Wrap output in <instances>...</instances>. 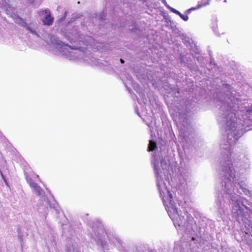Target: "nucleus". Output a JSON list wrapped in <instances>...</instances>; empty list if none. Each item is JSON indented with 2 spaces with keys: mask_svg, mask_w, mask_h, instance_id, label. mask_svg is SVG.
Listing matches in <instances>:
<instances>
[{
  "mask_svg": "<svg viewBox=\"0 0 252 252\" xmlns=\"http://www.w3.org/2000/svg\"><path fill=\"white\" fill-rule=\"evenodd\" d=\"M183 14H182L180 12L178 14V15L180 17V15H182Z\"/></svg>",
  "mask_w": 252,
  "mask_h": 252,
  "instance_id": "obj_15",
  "label": "nucleus"
},
{
  "mask_svg": "<svg viewBox=\"0 0 252 252\" xmlns=\"http://www.w3.org/2000/svg\"><path fill=\"white\" fill-rule=\"evenodd\" d=\"M30 187L33 189L35 190L39 191L40 187L38 185L35 183H32L30 184Z\"/></svg>",
  "mask_w": 252,
  "mask_h": 252,
  "instance_id": "obj_7",
  "label": "nucleus"
},
{
  "mask_svg": "<svg viewBox=\"0 0 252 252\" xmlns=\"http://www.w3.org/2000/svg\"><path fill=\"white\" fill-rule=\"evenodd\" d=\"M120 62L122 63H124V61L123 60H122V59H120Z\"/></svg>",
  "mask_w": 252,
  "mask_h": 252,
  "instance_id": "obj_14",
  "label": "nucleus"
},
{
  "mask_svg": "<svg viewBox=\"0 0 252 252\" xmlns=\"http://www.w3.org/2000/svg\"><path fill=\"white\" fill-rule=\"evenodd\" d=\"M43 11L46 14V16L42 20L43 24L47 26L52 25L53 23L54 18L51 16L50 11L48 9H45Z\"/></svg>",
  "mask_w": 252,
  "mask_h": 252,
  "instance_id": "obj_3",
  "label": "nucleus"
},
{
  "mask_svg": "<svg viewBox=\"0 0 252 252\" xmlns=\"http://www.w3.org/2000/svg\"><path fill=\"white\" fill-rule=\"evenodd\" d=\"M180 17L183 20H184L185 21H187L189 19V17H188V16L187 15H184V14H182L181 15H180Z\"/></svg>",
  "mask_w": 252,
  "mask_h": 252,
  "instance_id": "obj_8",
  "label": "nucleus"
},
{
  "mask_svg": "<svg viewBox=\"0 0 252 252\" xmlns=\"http://www.w3.org/2000/svg\"><path fill=\"white\" fill-rule=\"evenodd\" d=\"M151 126L152 127V129H151V135H152V136H153V132L154 131V128L155 129V130L156 131L157 126H154V127H153L152 125V124H151Z\"/></svg>",
  "mask_w": 252,
  "mask_h": 252,
  "instance_id": "obj_9",
  "label": "nucleus"
},
{
  "mask_svg": "<svg viewBox=\"0 0 252 252\" xmlns=\"http://www.w3.org/2000/svg\"><path fill=\"white\" fill-rule=\"evenodd\" d=\"M164 19H165L167 23H168L169 22H171L169 17L168 16H165Z\"/></svg>",
  "mask_w": 252,
  "mask_h": 252,
  "instance_id": "obj_10",
  "label": "nucleus"
},
{
  "mask_svg": "<svg viewBox=\"0 0 252 252\" xmlns=\"http://www.w3.org/2000/svg\"><path fill=\"white\" fill-rule=\"evenodd\" d=\"M180 12L178 10H176V11H175V13L177 14Z\"/></svg>",
  "mask_w": 252,
  "mask_h": 252,
  "instance_id": "obj_13",
  "label": "nucleus"
},
{
  "mask_svg": "<svg viewBox=\"0 0 252 252\" xmlns=\"http://www.w3.org/2000/svg\"><path fill=\"white\" fill-rule=\"evenodd\" d=\"M67 252H69V251Z\"/></svg>",
  "mask_w": 252,
  "mask_h": 252,
  "instance_id": "obj_19",
  "label": "nucleus"
},
{
  "mask_svg": "<svg viewBox=\"0 0 252 252\" xmlns=\"http://www.w3.org/2000/svg\"><path fill=\"white\" fill-rule=\"evenodd\" d=\"M244 207L247 210H248V208L247 207H246V206H244Z\"/></svg>",
  "mask_w": 252,
  "mask_h": 252,
  "instance_id": "obj_18",
  "label": "nucleus"
},
{
  "mask_svg": "<svg viewBox=\"0 0 252 252\" xmlns=\"http://www.w3.org/2000/svg\"><path fill=\"white\" fill-rule=\"evenodd\" d=\"M231 200L233 202L232 207L233 215L238 221L241 220L243 222L246 228V233L252 235V222L249 220L250 214L248 211H244V209L240 207V201L239 200L235 199L232 197Z\"/></svg>",
  "mask_w": 252,
  "mask_h": 252,
  "instance_id": "obj_1",
  "label": "nucleus"
},
{
  "mask_svg": "<svg viewBox=\"0 0 252 252\" xmlns=\"http://www.w3.org/2000/svg\"><path fill=\"white\" fill-rule=\"evenodd\" d=\"M157 155L155 154V153H154L152 158L151 159V162L152 164L154 165V168L155 169V174L158 176V170H157Z\"/></svg>",
  "mask_w": 252,
  "mask_h": 252,
  "instance_id": "obj_4",
  "label": "nucleus"
},
{
  "mask_svg": "<svg viewBox=\"0 0 252 252\" xmlns=\"http://www.w3.org/2000/svg\"><path fill=\"white\" fill-rule=\"evenodd\" d=\"M133 252H144L140 249H136Z\"/></svg>",
  "mask_w": 252,
  "mask_h": 252,
  "instance_id": "obj_12",
  "label": "nucleus"
},
{
  "mask_svg": "<svg viewBox=\"0 0 252 252\" xmlns=\"http://www.w3.org/2000/svg\"><path fill=\"white\" fill-rule=\"evenodd\" d=\"M166 210L169 217L173 220L176 219L179 216L177 208L172 203H170L167 205Z\"/></svg>",
  "mask_w": 252,
  "mask_h": 252,
  "instance_id": "obj_2",
  "label": "nucleus"
},
{
  "mask_svg": "<svg viewBox=\"0 0 252 252\" xmlns=\"http://www.w3.org/2000/svg\"><path fill=\"white\" fill-rule=\"evenodd\" d=\"M210 1V0H207V1L205 2L200 4H198L195 7L191 8L188 9L187 10V11L189 12L190 10H196V9H199L202 7L205 6L209 4Z\"/></svg>",
  "mask_w": 252,
  "mask_h": 252,
  "instance_id": "obj_6",
  "label": "nucleus"
},
{
  "mask_svg": "<svg viewBox=\"0 0 252 252\" xmlns=\"http://www.w3.org/2000/svg\"><path fill=\"white\" fill-rule=\"evenodd\" d=\"M167 7L168 8H169L171 11H172L173 13H175V11H176V9H175L172 7H170L168 5H167Z\"/></svg>",
  "mask_w": 252,
  "mask_h": 252,
  "instance_id": "obj_11",
  "label": "nucleus"
},
{
  "mask_svg": "<svg viewBox=\"0 0 252 252\" xmlns=\"http://www.w3.org/2000/svg\"><path fill=\"white\" fill-rule=\"evenodd\" d=\"M157 148V143L156 141L150 140H149V144L148 147V151L151 152L153 151Z\"/></svg>",
  "mask_w": 252,
  "mask_h": 252,
  "instance_id": "obj_5",
  "label": "nucleus"
},
{
  "mask_svg": "<svg viewBox=\"0 0 252 252\" xmlns=\"http://www.w3.org/2000/svg\"><path fill=\"white\" fill-rule=\"evenodd\" d=\"M195 238H194V237H192V239H191V240H192V241H194V240H195Z\"/></svg>",
  "mask_w": 252,
  "mask_h": 252,
  "instance_id": "obj_16",
  "label": "nucleus"
},
{
  "mask_svg": "<svg viewBox=\"0 0 252 252\" xmlns=\"http://www.w3.org/2000/svg\"><path fill=\"white\" fill-rule=\"evenodd\" d=\"M163 2L164 3H165V4H167V3H166V1H165V0L163 1Z\"/></svg>",
  "mask_w": 252,
  "mask_h": 252,
  "instance_id": "obj_17",
  "label": "nucleus"
}]
</instances>
